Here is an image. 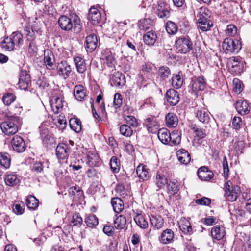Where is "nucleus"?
<instances>
[{"label": "nucleus", "instance_id": "nucleus-54", "mask_svg": "<svg viewBox=\"0 0 251 251\" xmlns=\"http://www.w3.org/2000/svg\"><path fill=\"white\" fill-rule=\"evenodd\" d=\"M238 3L235 1H227L224 4V8L226 13L233 12L237 8Z\"/></svg>", "mask_w": 251, "mask_h": 251}, {"label": "nucleus", "instance_id": "nucleus-7", "mask_svg": "<svg viewBox=\"0 0 251 251\" xmlns=\"http://www.w3.org/2000/svg\"><path fill=\"white\" fill-rule=\"evenodd\" d=\"M11 144L13 150L17 152H22L25 149V143L19 136H15L12 139Z\"/></svg>", "mask_w": 251, "mask_h": 251}, {"label": "nucleus", "instance_id": "nucleus-39", "mask_svg": "<svg viewBox=\"0 0 251 251\" xmlns=\"http://www.w3.org/2000/svg\"><path fill=\"white\" fill-rule=\"evenodd\" d=\"M14 43L15 46L20 47L23 44V34L18 31L13 32L9 37Z\"/></svg>", "mask_w": 251, "mask_h": 251}, {"label": "nucleus", "instance_id": "nucleus-34", "mask_svg": "<svg viewBox=\"0 0 251 251\" xmlns=\"http://www.w3.org/2000/svg\"><path fill=\"white\" fill-rule=\"evenodd\" d=\"M111 202L115 212L119 213L124 209V204L120 198L117 197L112 198Z\"/></svg>", "mask_w": 251, "mask_h": 251}, {"label": "nucleus", "instance_id": "nucleus-57", "mask_svg": "<svg viewBox=\"0 0 251 251\" xmlns=\"http://www.w3.org/2000/svg\"><path fill=\"white\" fill-rule=\"evenodd\" d=\"M168 183V179L164 176L157 175L156 176V184L159 189L163 187Z\"/></svg>", "mask_w": 251, "mask_h": 251}, {"label": "nucleus", "instance_id": "nucleus-4", "mask_svg": "<svg viewBox=\"0 0 251 251\" xmlns=\"http://www.w3.org/2000/svg\"><path fill=\"white\" fill-rule=\"evenodd\" d=\"M177 49L182 53H186L192 49L193 44L188 37H181L176 41Z\"/></svg>", "mask_w": 251, "mask_h": 251}, {"label": "nucleus", "instance_id": "nucleus-15", "mask_svg": "<svg viewBox=\"0 0 251 251\" xmlns=\"http://www.w3.org/2000/svg\"><path fill=\"white\" fill-rule=\"evenodd\" d=\"M111 81V84L116 87L123 86L126 83L124 75L119 72H115L113 74Z\"/></svg>", "mask_w": 251, "mask_h": 251}, {"label": "nucleus", "instance_id": "nucleus-9", "mask_svg": "<svg viewBox=\"0 0 251 251\" xmlns=\"http://www.w3.org/2000/svg\"><path fill=\"white\" fill-rule=\"evenodd\" d=\"M71 152V149L67 144L60 143L56 149V154L58 159H65L67 158Z\"/></svg>", "mask_w": 251, "mask_h": 251}, {"label": "nucleus", "instance_id": "nucleus-42", "mask_svg": "<svg viewBox=\"0 0 251 251\" xmlns=\"http://www.w3.org/2000/svg\"><path fill=\"white\" fill-rule=\"evenodd\" d=\"M170 134V142L169 144H170L172 146L179 144L181 141L180 133L177 130H175L172 132Z\"/></svg>", "mask_w": 251, "mask_h": 251}, {"label": "nucleus", "instance_id": "nucleus-2", "mask_svg": "<svg viewBox=\"0 0 251 251\" xmlns=\"http://www.w3.org/2000/svg\"><path fill=\"white\" fill-rule=\"evenodd\" d=\"M198 26L201 30L207 31L213 26L212 22L208 19L205 9H201L197 15Z\"/></svg>", "mask_w": 251, "mask_h": 251}, {"label": "nucleus", "instance_id": "nucleus-11", "mask_svg": "<svg viewBox=\"0 0 251 251\" xmlns=\"http://www.w3.org/2000/svg\"><path fill=\"white\" fill-rule=\"evenodd\" d=\"M174 238V231L171 229H166L162 232L158 240L160 243L166 245L171 243Z\"/></svg>", "mask_w": 251, "mask_h": 251}, {"label": "nucleus", "instance_id": "nucleus-37", "mask_svg": "<svg viewBox=\"0 0 251 251\" xmlns=\"http://www.w3.org/2000/svg\"><path fill=\"white\" fill-rule=\"evenodd\" d=\"M156 35L152 31L147 32L143 36L145 43L148 45H153L156 42Z\"/></svg>", "mask_w": 251, "mask_h": 251}, {"label": "nucleus", "instance_id": "nucleus-50", "mask_svg": "<svg viewBox=\"0 0 251 251\" xmlns=\"http://www.w3.org/2000/svg\"><path fill=\"white\" fill-rule=\"evenodd\" d=\"M110 168L113 173H117L119 172L120 168V163L116 157H112L110 159Z\"/></svg>", "mask_w": 251, "mask_h": 251}, {"label": "nucleus", "instance_id": "nucleus-41", "mask_svg": "<svg viewBox=\"0 0 251 251\" xmlns=\"http://www.w3.org/2000/svg\"><path fill=\"white\" fill-rule=\"evenodd\" d=\"M87 163L90 167H93L97 165L100 160L99 157L97 154L93 153L90 152H89L87 154Z\"/></svg>", "mask_w": 251, "mask_h": 251}, {"label": "nucleus", "instance_id": "nucleus-5", "mask_svg": "<svg viewBox=\"0 0 251 251\" xmlns=\"http://www.w3.org/2000/svg\"><path fill=\"white\" fill-rule=\"evenodd\" d=\"M223 49L226 53L238 52L241 48L239 41H234L230 38H226L223 42Z\"/></svg>", "mask_w": 251, "mask_h": 251}, {"label": "nucleus", "instance_id": "nucleus-28", "mask_svg": "<svg viewBox=\"0 0 251 251\" xmlns=\"http://www.w3.org/2000/svg\"><path fill=\"white\" fill-rule=\"evenodd\" d=\"M235 107L238 112L241 115H246L250 111L249 104L242 100H239L236 102Z\"/></svg>", "mask_w": 251, "mask_h": 251}, {"label": "nucleus", "instance_id": "nucleus-12", "mask_svg": "<svg viewBox=\"0 0 251 251\" xmlns=\"http://www.w3.org/2000/svg\"><path fill=\"white\" fill-rule=\"evenodd\" d=\"M165 98L167 101L171 105H176L179 101V96L176 91L174 89H169L166 93Z\"/></svg>", "mask_w": 251, "mask_h": 251}, {"label": "nucleus", "instance_id": "nucleus-8", "mask_svg": "<svg viewBox=\"0 0 251 251\" xmlns=\"http://www.w3.org/2000/svg\"><path fill=\"white\" fill-rule=\"evenodd\" d=\"M24 32L27 39L29 41H32L35 39L36 33L41 34L39 28H37L35 26H33L29 24H27L26 25H25Z\"/></svg>", "mask_w": 251, "mask_h": 251}, {"label": "nucleus", "instance_id": "nucleus-32", "mask_svg": "<svg viewBox=\"0 0 251 251\" xmlns=\"http://www.w3.org/2000/svg\"><path fill=\"white\" fill-rule=\"evenodd\" d=\"M103 59L104 60V63L110 68L115 66L116 64L115 59L114 55L110 51H105L104 53L102 54Z\"/></svg>", "mask_w": 251, "mask_h": 251}, {"label": "nucleus", "instance_id": "nucleus-63", "mask_svg": "<svg viewBox=\"0 0 251 251\" xmlns=\"http://www.w3.org/2000/svg\"><path fill=\"white\" fill-rule=\"evenodd\" d=\"M233 83L234 91L237 93H240L242 91V82L238 79H234Z\"/></svg>", "mask_w": 251, "mask_h": 251}, {"label": "nucleus", "instance_id": "nucleus-24", "mask_svg": "<svg viewBox=\"0 0 251 251\" xmlns=\"http://www.w3.org/2000/svg\"><path fill=\"white\" fill-rule=\"evenodd\" d=\"M179 227L184 234L192 233V228L190 222L185 218H182L178 222Z\"/></svg>", "mask_w": 251, "mask_h": 251}, {"label": "nucleus", "instance_id": "nucleus-47", "mask_svg": "<svg viewBox=\"0 0 251 251\" xmlns=\"http://www.w3.org/2000/svg\"><path fill=\"white\" fill-rule=\"evenodd\" d=\"M85 223L89 227H94L98 224V219L93 214H90L85 218Z\"/></svg>", "mask_w": 251, "mask_h": 251}, {"label": "nucleus", "instance_id": "nucleus-45", "mask_svg": "<svg viewBox=\"0 0 251 251\" xmlns=\"http://www.w3.org/2000/svg\"><path fill=\"white\" fill-rule=\"evenodd\" d=\"M10 158L8 154L6 153H0V163L4 168L7 169L10 165Z\"/></svg>", "mask_w": 251, "mask_h": 251}, {"label": "nucleus", "instance_id": "nucleus-16", "mask_svg": "<svg viewBox=\"0 0 251 251\" xmlns=\"http://www.w3.org/2000/svg\"><path fill=\"white\" fill-rule=\"evenodd\" d=\"M30 76L26 72H22L20 75L18 85L21 90H25L30 83Z\"/></svg>", "mask_w": 251, "mask_h": 251}, {"label": "nucleus", "instance_id": "nucleus-26", "mask_svg": "<svg viewBox=\"0 0 251 251\" xmlns=\"http://www.w3.org/2000/svg\"><path fill=\"white\" fill-rule=\"evenodd\" d=\"M158 138L164 144H168L170 142L171 134L167 129L162 128L158 130Z\"/></svg>", "mask_w": 251, "mask_h": 251}, {"label": "nucleus", "instance_id": "nucleus-22", "mask_svg": "<svg viewBox=\"0 0 251 251\" xmlns=\"http://www.w3.org/2000/svg\"><path fill=\"white\" fill-rule=\"evenodd\" d=\"M74 94L78 101H83L87 97L86 90L81 85H76L74 88Z\"/></svg>", "mask_w": 251, "mask_h": 251}, {"label": "nucleus", "instance_id": "nucleus-13", "mask_svg": "<svg viewBox=\"0 0 251 251\" xmlns=\"http://www.w3.org/2000/svg\"><path fill=\"white\" fill-rule=\"evenodd\" d=\"M196 114L199 120L203 123H208L211 119L210 113L204 107H198Z\"/></svg>", "mask_w": 251, "mask_h": 251}, {"label": "nucleus", "instance_id": "nucleus-62", "mask_svg": "<svg viewBox=\"0 0 251 251\" xmlns=\"http://www.w3.org/2000/svg\"><path fill=\"white\" fill-rule=\"evenodd\" d=\"M122 103L121 95L119 93H116L114 95L113 104L115 109L119 107Z\"/></svg>", "mask_w": 251, "mask_h": 251}, {"label": "nucleus", "instance_id": "nucleus-51", "mask_svg": "<svg viewBox=\"0 0 251 251\" xmlns=\"http://www.w3.org/2000/svg\"><path fill=\"white\" fill-rule=\"evenodd\" d=\"M1 46L4 50L11 51L14 49L15 46L12 39L10 37H7L2 42Z\"/></svg>", "mask_w": 251, "mask_h": 251}, {"label": "nucleus", "instance_id": "nucleus-43", "mask_svg": "<svg viewBox=\"0 0 251 251\" xmlns=\"http://www.w3.org/2000/svg\"><path fill=\"white\" fill-rule=\"evenodd\" d=\"M126 220L125 216L119 215L114 220V226L118 229H122L124 228L126 225Z\"/></svg>", "mask_w": 251, "mask_h": 251}, {"label": "nucleus", "instance_id": "nucleus-40", "mask_svg": "<svg viewBox=\"0 0 251 251\" xmlns=\"http://www.w3.org/2000/svg\"><path fill=\"white\" fill-rule=\"evenodd\" d=\"M70 126L74 131L78 133L81 130V122L77 118H72L69 121Z\"/></svg>", "mask_w": 251, "mask_h": 251}, {"label": "nucleus", "instance_id": "nucleus-59", "mask_svg": "<svg viewBox=\"0 0 251 251\" xmlns=\"http://www.w3.org/2000/svg\"><path fill=\"white\" fill-rule=\"evenodd\" d=\"M237 28L234 25H227L225 30L226 34L229 36H233L237 33Z\"/></svg>", "mask_w": 251, "mask_h": 251}, {"label": "nucleus", "instance_id": "nucleus-18", "mask_svg": "<svg viewBox=\"0 0 251 251\" xmlns=\"http://www.w3.org/2000/svg\"><path fill=\"white\" fill-rule=\"evenodd\" d=\"M145 124L149 132L155 133L159 128V124L153 117L148 118L145 120Z\"/></svg>", "mask_w": 251, "mask_h": 251}, {"label": "nucleus", "instance_id": "nucleus-19", "mask_svg": "<svg viewBox=\"0 0 251 251\" xmlns=\"http://www.w3.org/2000/svg\"><path fill=\"white\" fill-rule=\"evenodd\" d=\"M206 86V82L203 77L194 78L192 81V88L194 92L203 90Z\"/></svg>", "mask_w": 251, "mask_h": 251}, {"label": "nucleus", "instance_id": "nucleus-6", "mask_svg": "<svg viewBox=\"0 0 251 251\" xmlns=\"http://www.w3.org/2000/svg\"><path fill=\"white\" fill-rule=\"evenodd\" d=\"M0 126L2 132L7 135H13L18 130L17 126L10 120L1 123Z\"/></svg>", "mask_w": 251, "mask_h": 251}, {"label": "nucleus", "instance_id": "nucleus-44", "mask_svg": "<svg viewBox=\"0 0 251 251\" xmlns=\"http://www.w3.org/2000/svg\"><path fill=\"white\" fill-rule=\"evenodd\" d=\"M26 204L29 209H35L39 205V201L33 196H29L26 200Z\"/></svg>", "mask_w": 251, "mask_h": 251}, {"label": "nucleus", "instance_id": "nucleus-48", "mask_svg": "<svg viewBox=\"0 0 251 251\" xmlns=\"http://www.w3.org/2000/svg\"><path fill=\"white\" fill-rule=\"evenodd\" d=\"M166 30L170 35H175L177 31V26L176 24L171 21H169L166 24Z\"/></svg>", "mask_w": 251, "mask_h": 251}, {"label": "nucleus", "instance_id": "nucleus-1", "mask_svg": "<svg viewBox=\"0 0 251 251\" xmlns=\"http://www.w3.org/2000/svg\"><path fill=\"white\" fill-rule=\"evenodd\" d=\"M58 22L60 28L64 30L69 31L73 29L75 33H78L82 28L81 20L76 14H71L70 17L61 16Z\"/></svg>", "mask_w": 251, "mask_h": 251}, {"label": "nucleus", "instance_id": "nucleus-60", "mask_svg": "<svg viewBox=\"0 0 251 251\" xmlns=\"http://www.w3.org/2000/svg\"><path fill=\"white\" fill-rule=\"evenodd\" d=\"M16 97L11 93H8L4 95L2 98L4 103L9 105L13 102L15 100Z\"/></svg>", "mask_w": 251, "mask_h": 251}, {"label": "nucleus", "instance_id": "nucleus-49", "mask_svg": "<svg viewBox=\"0 0 251 251\" xmlns=\"http://www.w3.org/2000/svg\"><path fill=\"white\" fill-rule=\"evenodd\" d=\"M25 204L21 201H17L13 204V211L17 215H21L24 212Z\"/></svg>", "mask_w": 251, "mask_h": 251}, {"label": "nucleus", "instance_id": "nucleus-29", "mask_svg": "<svg viewBox=\"0 0 251 251\" xmlns=\"http://www.w3.org/2000/svg\"><path fill=\"white\" fill-rule=\"evenodd\" d=\"M69 195L72 197L74 201H77L83 197V191L77 186H75L70 188L69 190Z\"/></svg>", "mask_w": 251, "mask_h": 251}, {"label": "nucleus", "instance_id": "nucleus-61", "mask_svg": "<svg viewBox=\"0 0 251 251\" xmlns=\"http://www.w3.org/2000/svg\"><path fill=\"white\" fill-rule=\"evenodd\" d=\"M167 189L170 194L172 195L176 194L179 190L178 185L174 182H170Z\"/></svg>", "mask_w": 251, "mask_h": 251}, {"label": "nucleus", "instance_id": "nucleus-56", "mask_svg": "<svg viewBox=\"0 0 251 251\" xmlns=\"http://www.w3.org/2000/svg\"><path fill=\"white\" fill-rule=\"evenodd\" d=\"M120 131L121 134L125 136L129 137L133 133L130 126L127 125H122L120 126Z\"/></svg>", "mask_w": 251, "mask_h": 251}, {"label": "nucleus", "instance_id": "nucleus-27", "mask_svg": "<svg viewBox=\"0 0 251 251\" xmlns=\"http://www.w3.org/2000/svg\"><path fill=\"white\" fill-rule=\"evenodd\" d=\"M150 222L151 226L156 229L161 228L164 225V220L158 215H151Z\"/></svg>", "mask_w": 251, "mask_h": 251}, {"label": "nucleus", "instance_id": "nucleus-20", "mask_svg": "<svg viewBox=\"0 0 251 251\" xmlns=\"http://www.w3.org/2000/svg\"><path fill=\"white\" fill-rule=\"evenodd\" d=\"M198 176L201 180L208 181L213 176V174L206 167H202L198 170Z\"/></svg>", "mask_w": 251, "mask_h": 251}, {"label": "nucleus", "instance_id": "nucleus-33", "mask_svg": "<svg viewBox=\"0 0 251 251\" xmlns=\"http://www.w3.org/2000/svg\"><path fill=\"white\" fill-rule=\"evenodd\" d=\"M4 180L6 185L10 186L16 185L20 181L19 177L14 174H7Z\"/></svg>", "mask_w": 251, "mask_h": 251}, {"label": "nucleus", "instance_id": "nucleus-52", "mask_svg": "<svg viewBox=\"0 0 251 251\" xmlns=\"http://www.w3.org/2000/svg\"><path fill=\"white\" fill-rule=\"evenodd\" d=\"M52 56V52L50 50L46 51L44 53V63L49 69H50L53 64L51 57Z\"/></svg>", "mask_w": 251, "mask_h": 251}, {"label": "nucleus", "instance_id": "nucleus-21", "mask_svg": "<svg viewBox=\"0 0 251 251\" xmlns=\"http://www.w3.org/2000/svg\"><path fill=\"white\" fill-rule=\"evenodd\" d=\"M211 234L213 239L220 240L224 238L226 235L225 228L220 226H214L211 229Z\"/></svg>", "mask_w": 251, "mask_h": 251}, {"label": "nucleus", "instance_id": "nucleus-36", "mask_svg": "<svg viewBox=\"0 0 251 251\" xmlns=\"http://www.w3.org/2000/svg\"><path fill=\"white\" fill-rule=\"evenodd\" d=\"M166 124L168 127H174L177 125V118L173 113H169L165 117Z\"/></svg>", "mask_w": 251, "mask_h": 251}, {"label": "nucleus", "instance_id": "nucleus-46", "mask_svg": "<svg viewBox=\"0 0 251 251\" xmlns=\"http://www.w3.org/2000/svg\"><path fill=\"white\" fill-rule=\"evenodd\" d=\"M183 82V78L179 74L175 75H173L172 78V84L175 88L178 89L180 88L182 85Z\"/></svg>", "mask_w": 251, "mask_h": 251}, {"label": "nucleus", "instance_id": "nucleus-14", "mask_svg": "<svg viewBox=\"0 0 251 251\" xmlns=\"http://www.w3.org/2000/svg\"><path fill=\"white\" fill-rule=\"evenodd\" d=\"M57 70L59 75L65 79L71 73V67L66 61H61L58 64Z\"/></svg>", "mask_w": 251, "mask_h": 251}, {"label": "nucleus", "instance_id": "nucleus-38", "mask_svg": "<svg viewBox=\"0 0 251 251\" xmlns=\"http://www.w3.org/2000/svg\"><path fill=\"white\" fill-rule=\"evenodd\" d=\"M134 220L137 225L141 228L146 229L148 227V222L145 217L141 214H136Z\"/></svg>", "mask_w": 251, "mask_h": 251}, {"label": "nucleus", "instance_id": "nucleus-31", "mask_svg": "<svg viewBox=\"0 0 251 251\" xmlns=\"http://www.w3.org/2000/svg\"><path fill=\"white\" fill-rule=\"evenodd\" d=\"M50 106L54 113H57L63 106L62 98L59 97H54L50 101Z\"/></svg>", "mask_w": 251, "mask_h": 251}, {"label": "nucleus", "instance_id": "nucleus-10", "mask_svg": "<svg viewBox=\"0 0 251 251\" xmlns=\"http://www.w3.org/2000/svg\"><path fill=\"white\" fill-rule=\"evenodd\" d=\"M155 13L160 18H168L170 16V11L168 10L167 5L163 1L157 3L155 8Z\"/></svg>", "mask_w": 251, "mask_h": 251}, {"label": "nucleus", "instance_id": "nucleus-3", "mask_svg": "<svg viewBox=\"0 0 251 251\" xmlns=\"http://www.w3.org/2000/svg\"><path fill=\"white\" fill-rule=\"evenodd\" d=\"M225 187L227 200L230 201H236L240 193V187L238 185L233 186L230 181H227Z\"/></svg>", "mask_w": 251, "mask_h": 251}, {"label": "nucleus", "instance_id": "nucleus-53", "mask_svg": "<svg viewBox=\"0 0 251 251\" xmlns=\"http://www.w3.org/2000/svg\"><path fill=\"white\" fill-rule=\"evenodd\" d=\"M158 73L161 79L163 80H166L171 74L169 68L167 66L160 67L158 70Z\"/></svg>", "mask_w": 251, "mask_h": 251}, {"label": "nucleus", "instance_id": "nucleus-25", "mask_svg": "<svg viewBox=\"0 0 251 251\" xmlns=\"http://www.w3.org/2000/svg\"><path fill=\"white\" fill-rule=\"evenodd\" d=\"M178 161L184 164H187L190 161L191 158L190 154L187 151L183 149L179 150L176 153Z\"/></svg>", "mask_w": 251, "mask_h": 251}, {"label": "nucleus", "instance_id": "nucleus-35", "mask_svg": "<svg viewBox=\"0 0 251 251\" xmlns=\"http://www.w3.org/2000/svg\"><path fill=\"white\" fill-rule=\"evenodd\" d=\"M74 62L78 72L83 73L86 70V65L85 60L80 56H76L74 58Z\"/></svg>", "mask_w": 251, "mask_h": 251}, {"label": "nucleus", "instance_id": "nucleus-23", "mask_svg": "<svg viewBox=\"0 0 251 251\" xmlns=\"http://www.w3.org/2000/svg\"><path fill=\"white\" fill-rule=\"evenodd\" d=\"M85 43V47L90 52L93 51L97 46L98 40L96 35L94 34H92L88 36L86 38Z\"/></svg>", "mask_w": 251, "mask_h": 251}, {"label": "nucleus", "instance_id": "nucleus-30", "mask_svg": "<svg viewBox=\"0 0 251 251\" xmlns=\"http://www.w3.org/2000/svg\"><path fill=\"white\" fill-rule=\"evenodd\" d=\"M136 173L139 178L143 181L146 180L149 178L148 169L146 166L143 164H140L137 167Z\"/></svg>", "mask_w": 251, "mask_h": 251}, {"label": "nucleus", "instance_id": "nucleus-17", "mask_svg": "<svg viewBox=\"0 0 251 251\" xmlns=\"http://www.w3.org/2000/svg\"><path fill=\"white\" fill-rule=\"evenodd\" d=\"M88 19L93 25H96L100 21V13L97 8L91 7L88 14Z\"/></svg>", "mask_w": 251, "mask_h": 251}, {"label": "nucleus", "instance_id": "nucleus-58", "mask_svg": "<svg viewBox=\"0 0 251 251\" xmlns=\"http://www.w3.org/2000/svg\"><path fill=\"white\" fill-rule=\"evenodd\" d=\"M55 124L57 127L59 128L60 130L65 129L66 127L67 122L65 119V117L62 116H59L55 122Z\"/></svg>", "mask_w": 251, "mask_h": 251}, {"label": "nucleus", "instance_id": "nucleus-55", "mask_svg": "<svg viewBox=\"0 0 251 251\" xmlns=\"http://www.w3.org/2000/svg\"><path fill=\"white\" fill-rule=\"evenodd\" d=\"M83 222L82 218L78 213H75L73 214L71 221V225L72 226L79 227L82 225Z\"/></svg>", "mask_w": 251, "mask_h": 251}, {"label": "nucleus", "instance_id": "nucleus-64", "mask_svg": "<svg viewBox=\"0 0 251 251\" xmlns=\"http://www.w3.org/2000/svg\"><path fill=\"white\" fill-rule=\"evenodd\" d=\"M126 122L133 127H136L138 125L136 119L133 116H127L125 117Z\"/></svg>", "mask_w": 251, "mask_h": 251}]
</instances>
